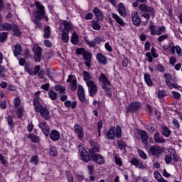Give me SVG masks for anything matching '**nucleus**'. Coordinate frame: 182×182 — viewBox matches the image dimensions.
Masks as SVG:
<instances>
[{"label":"nucleus","instance_id":"obj_50","mask_svg":"<svg viewBox=\"0 0 182 182\" xmlns=\"http://www.w3.org/2000/svg\"><path fill=\"white\" fill-rule=\"evenodd\" d=\"M93 14H95V16H97V18H99L100 16H102V15H103V13H102V11H100L97 7H95L93 9L92 11Z\"/></svg>","mask_w":182,"mask_h":182},{"label":"nucleus","instance_id":"obj_29","mask_svg":"<svg viewBox=\"0 0 182 182\" xmlns=\"http://www.w3.org/2000/svg\"><path fill=\"white\" fill-rule=\"evenodd\" d=\"M12 25H11V23H2L0 26V31H12Z\"/></svg>","mask_w":182,"mask_h":182},{"label":"nucleus","instance_id":"obj_28","mask_svg":"<svg viewBox=\"0 0 182 182\" xmlns=\"http://www.w3.org/2000/svg\"><path fill=\"white\" fill-rule=\"evenodd\" d=\"M55 90H56V92H59V95H65V93H66V87L61 85H55Z\"/></svg>","mask_w":182,"mask_h":182},{"label":"nucleus","instance_id":"obj_24","mask_svg":"<svg viewBox=\"0 0 182 182\" xmlns=\"http://www.w3.org/2000/svg\"><path fill=\"white\" fill-rule=\"evenodd\" d=\"M92 28L94 29V31H100L102 26H100V22L99 21V19H93L92 21Z\"/></svg>","mask_w":182,"mask_h":182},{"label":"nucleus","instance_id":"obj_22","mask_svg":"<svg viewBox=\"0 0 182 182\" xmlns=\"http://www.w3.org/2000/svg\"><path fill=\"white\" fill-rule=\"evenodd\" d=\"M112 16L113 19H115L117 23H119V25H120L121 26H124V25H126V23H124V21L123 20V18H120L119 15L114 13H112Z\"/></svg>","mask_w":182,"mask_h":182},{"label":"nucleus","instance_id":"obj_21","mask_svg":"<svg viewBox=\"0 0 182 182\" xmlns=\"http://www.w3.org/2000/svg\"><path fill=\"white\" fill-rule=\"evenodd\" d=\"M50 138L51 139V140H53V141H58V140L60 139V134L59 133V132L53 129L50 133Z\"/></svg>","mask_w":182,"mask_h":182},{"label":"nucleus","instance_id":"obj_19","mask_svg":"<svg viewBox=\"0 0 182 182\" xmlns=\"http://www.w3.org/2000/svg\"><path fill=\"white\" fill-rule=\"evenodd\" d=\"M91 157L97 164H100V166H102V164H105V157H103L102 155L97 154Z\"/></svg>","mask_w":182,"mask_h":182},{"label":"nucleus","instance_id":"obj_64","mask_svg":"<svg viewBox=\"0 0 182 182\" xmlns=\"http://www.w3.org/2000/svg\"><path fill=\"white\" fill-rule=\"evenodd\" d=\"M39 70H41V65H36L33 70V75L36 76V75H38L39 73Z\"/></svg>","mask_w":182,"mask_h":182},{"label":"nucleus","instance_id":"obj_1","mask_svg":"<svg viewBox=\"0 0 182 182\" xmlns=\"http://www.w3.org/2000/svg\"><path fill=\"white\" fill-rule=\"evenodd\" d=\"M36 8H34L33 11V16H31V21L36 25V28L41 29L42 28V23L39 21L42 19H46V21L48 22V16L45 15V6L41 4V2L36 1H35Z\"/></svg>","mask_w":182,"mask_h":182},{"label":"nucleus","instance_id":"obj_55","mask_svg":"<svg viewBox=\"0 0 182 182\" xmlns=\"http://www.w3.org/2000/svg\"><path fill=\"white\" fill-rule=\"evenodd\" d=\"M14 105L15 107H19V105H21V99H19V97L14 98Z\"/></svg>","mask_w":182,"mask_h":182},{"label":"nucleus","instance_id":"obj_26","mask_svg":"<svg viewBox=\"0 0 182 182\" xmlns=\"http://www.w3.org/2000/svg\"><path fill=\"white\" fill-rule=\"evenodd\" d=\"M82 76L86 85L90 82H93V80H92V75L87 71H84Z\"/></svg>","mask_w":182,"mask_h":182},{"label":"nucleus","instance_id":"obj_34","mask_svg":"<svg viewBox=\"0 0 182 182\" xmlns=\"http://www.w3.org/2000/svg\"><path fill=\"white\" fill-rule=\"evenodd\" d=\"M71 43L73 45H78L79 44V36L76 34V33H73L71 36Z\"/></svg>","mask_w":182,"mask_h":182},{"label":"nucleus","instance_id":"obj_54","mask_svg":"<svg viewBox=\"0 0 182 182\" xmlns=\"http://www.w3.org/2000/svg\"><path fill=\"white\" fill-rule=\"evenodd\" d=\"M154 177L156 180V181H159L163 176L161 173H159V171H154Z\"/></svg>","mask_w":182,"mask_h":182},{"label":"nucleus","instance_id":"obj_44","mask_svg":"<svg viewBox=\"0 0 182 182\" xmlns=\"http://www.w3.org/2000/svg\"><path fill=\"white\" fill-rule=\"evenodd\" d=\"M164 77L165 79L166 86H168V85H170L171 83V82H170L172 79V76L171 74L166 73V74H164Z\"/></svg>","mask_w":182,"mask_h":182},{"label":"nucleus","instance_id":"obj_56","mask_svg":"<svg viewBox=\"0 0 182 182\" xmlns=\"http://www.w3.org/2000/svg\"><path fill=\"white\" fill-rule=\"evenodd\" d=\"M77 55H85V53L86 52V50L85 48H77L75 50Z\"/></svg>","mask_w":182,"mask_h":182},{"label":"nucleus","instance_id":"obj_63","mask_svg":"<svg viewBox=\"0 0 182 182\" xmlns=\"http://www.w3.org/2000/svg\"><path fill=\"white\" fill-rule=\"evenodd\" d=\"M172 95L175 99H180V97H181V95L177 91L172 92Z\"/></svg>","mask_w":182,"mask_h":182},{"label":"nucleus","instance_id":"obj_38","mask_svg":"<svg viewBox=\"0 0 182 182\" xmlns=\"http://www.w3.org/2000/svg\"><path fill=\"white\" fill-rule=\"evenodd\" d=\"M12 30L14 32V35H15V36H21V35H22V32H21V30L19 29L18 26H13Z\"/></svg>","mask_w":182,"mask_h":182},{"label":"nucleus","instance_id":"obj_40","mask_svg":"<svg viewBox=\"0 0 182 182\" xmlns=\"http://www.w3.org/2000/svg\"><path fill=\"white\" fill-rule=\"evenodd\" d=\"M43 38H45L46 39H48V38H50V27L48 26L45 27Z\"/></svg>","mask_w":182,"mask_h":182},{"label":"nucleus","instance_id":"obj_7","mask_svg":"<svg viewBox=\"0 0 182 182\" xmlns=\"http://www.w3.org/2000/svg\"><path fill=\"white\" fill-rule=\"evenodd\" d=\"M68 83H70V89L73 92H75L77 89V80L75 75H70L67 80Z\"/></svg>","mask_w":182,"mask_h":182},{"label":"nucleus","instance_id":"obj_59","mask_svg":"<svg viewBox=\"0 0 182 182\" xmlns=\"http://www.w3.org/2000/svg\"><path fill=\"white\" fill-rule=\"evenodd\" d=\"M131 164H132V166H139V164H140V162L139 161V159H136V158H133L131 161Z\"/></svg>","mask_w":182,"mask_h":182},{"label":"nucleus","instance_id":"obj_45","mask_svg":"<svg viewBox=\"0 0 182 182\" xmlns=\"http://www.w3.org/2000/svg\"><path fill=\"white\" fill-rule=\"evenodd\" d=\"M16 113H17L18 117H23V116H25V109L22 107H19L17 109Z\"/></svg>","mask_w":182,"mask_h":182},{"label":"nucleus","instance_id":"obj_46","mask_svg":"<svg viewBox=\"0 0 182 182\" xmlns=\"http://www.w3.org/2000/svg\"><path fill=\"white\" fill-rule=\"evenodd\" d=\"M168 93L167 92V91L164 90H161L158 92L159 99H163V97H165V96H168Z\"/></svg>","mask_w":182,"mask_h":182},{"label":"nucleus","instance_id":"obj_31","mask_svg":"<svg viewBox=\"0 0 182 182\" xmlns=\"http://www.w3.org/2000/svg\"><path fill=\"white\" fill-rule=\"evenodd\" d=\"M65 107H71V109H76L77 103L76 101L71 102L70 100H67L64 103Z\"/></svg>","mask_w":182,"mask_h":182},{"label":"nucleus","instance_id":"obj_48","mask_svg":"<svg viewBox=\"0 0 182 182\" xmlns=\"http://www.w3.org/2000/svg\"><path fill=\"white\" fill-rule=\"evenodd\" d=\"M137 152L138 154H139V157H141V159H143V160H147V155L144 151L138 149Z\"/></svg>","mask_w":182,"mask_h":182},{"label":"nucleus","instance_id":"obj_41","mask_svg":"<svg viewBox=\"0 0 182 182\" xmlns=\"http://www.w3.org/2000/svg\"><path fill=\"white\" fill-rule=\"evenodd\" d=\"M49 154H50L53 157H55V156H58V150L56 149V147H55V146H50Z\"/></svg>","mask_w":182,"mask_h":182},{"label":"nucleus","instance_id":"obj_57","mask_svg":"<svg viewBox=\"0 0 182 182\" xmlns=\"http://www.w3.org/2000/svg\"><path fill=\"white\" fill-rule=\"evenodd\" d=\"M4 72H5V68L0 64V77L1 79L5 77V74H4Z\"/></svg>","mask_w":182,"mask_h":182},{"label":"nucleus","instance_id":"obj_62","mask_svg":"<svg viewBox=\"0 0 182 182\" xmlns=\"http://www.w3.org/2000/svg\"><path fill=\"white\" fill-rule=\"evenodd\" d=\"M117 143L119 148L124 149V147H126V142L123 141L122 140H119Z\"/></svg>","mask_w":182,"mask_h":182},{"label":"nucleus","instance_id":"obj_35","mask_svg":"<svg viewBox=\"0 0 182 182\" xmlns=\"http://www.w3.org/2000/svg\"><path fill=\"white\" fill-rule=\"evenodd\" d=\"M9 33L2 32L0 33V42L1 43H5L6 42V39H8Z\"/></svg>","mask_w":182,"mask_h":182},{"label":"nucleus","instance_id":"obj_49","mask_svg":"<svg viewBox=\"0 0 182 182\" xmlns=\"http://www.w3.org/2000/svg\"><path fill=\"white\" fill-rule=\"evenodd\" d=\"M67 180L68 182H73V175L72 174V172L70 171H67L65 172Z\"/></svg>","mask_w":182,"mask_h":182},{"label":"nucleus","instance_id":"obj_12","mask_svg":"<svg viewBox=\"0 0 182 182\" xmlns=\"http://www.w3.org/2000/svg\"><path fill=\"white\" fill-rule=\"evenodd\" d=\"M74 132L75 134H77L78 139H83L85 132H83V127H82V126L75 124L74 126Z\"/></svg>","mask_w":182,"mask_h":182},{"label":"nucleus","instance_id":"obj_3","mask_svg":"<svg viewBox=\"0 0 182 182\" xmlns=\"http://www.w3.org/2000/svg\"><path fill=\"white\" fill-rule=\"evenodd\" d=\"M139 11L142 12V16L146 19L145 23H149V20L150 18L154 19L156 14V9L151 6H146V4H139Z\"/></svg>","mask_w":182,"mask_h":182},{"label":"nucleus","instance_id":"obj_16","mask_svg":"<svg viewBox=\"0 0 182 182\" xmlns=\"http://www.w3.org/2000/svg\"><path fill=\"white\" fill-rule=\"evenodd\" d=\"M100 148L97 143H94L91 145V149H89L90 156L93 157L95 156V153H99Z\"/></svg>","mask_w":182,"mask_h":182},{"label":"nucleus","instance_id":"obj_33","mask_svg":"<svg viewBox=\"0 0 182 182\" xmlns=\"http://www.w3.org/2000/svg\"><path fill=\"white\" fill-rule=\"evenodd\" d=\"M63 25L64 26V29L63 31H66L67 32L69 33L72 29L73 25L71 22L65 21L63 22Z\"/></svg>","mask_w":182,"mask_h":182},{"label":"nucleus","instance_id":"obj_20","mask_svg":"<svg viewBox=\"0 0 182 182\" xmlns=\"http://www.w3.org/2000/svg\"><path fill=\"white\" fill-rule=\"evenodd\" d=\"M99 82L102 83V85H110V81H109V77L106 75L102 73L99 77Z\"/></svg>","mask_w":182,"mask_h":182},{"label":"nucleus","instance_id":"obj_27","mask_svg":"<svg viewBox=\"0 0 182 182\" xmlns=\"http://www.w3.org/2000/svg\"><path fill=\"white\" fill-rule=\"evenodd\" d=\"M22 53V46L19 44L14 46V55L16 58H18L19 55Z\"/></svg>","mask_w":182,"mask_h":182},{"label":"nucleus","instance_id":"obj_6","mask_svg":"<svg viewBox=\"0 0 182 182\" xmlns=\"http://www.w3.org/2000/svg\"><path fill=\"white\" fill-rule=\"evenodd\" d=\"M164 150L163 147L159 146L157 145H153L149 148V154L150 156H154V157H160L164 153Z\"/></svg>","mask_w":182,"mask_h":182},{"label":"nucleus","instance_id":"obj_30","mask_svg":"<svg viewBox=\"0 0 182 182\" xmlns=\"http://www.w3.org/2000/svg\"><path fill=\"white\" fill-rule=\"evenodd\" d=\"M144 79L147 86H153L154 83L153 81L151 80V75H150L149 74H144Z\"/></svg>","mask_w":182,"mask_h":182},{"label":"nucleus","instance_id":"obj_11","mask_svg":"<svg viewBox=\"0 0 182 182\" xmlns=\"http://www.w3.org/2000/svg\"><path fill=\"white\" fill-rule=\"evenodd\" d=\"M131 17L133 25L135 26H139L140 23H141V18L139 16V13L137 11L132 13Z\"/></svg>","mask_w":182,"mask_h":182},{"label":"nucleus","instance_id":"obj_60","mask_svg":"<svg viewBox=\"0 0 182 182\" xmlns=\"http://www.w3.org/2000/svg\"><path fill=\"white\" fill-rule=\"evenodd\" d=\"M172 123L175 127V129H179L180 127V123H178V121L176 119H173L172 120Z\"/></svg>","mask_w":182,"mask_h":182},{"label":"nucleus","instance_id":"obj_42","mask_svg":"<svg viewBox=\"0 0 182 182\" xmlns=\"http://www.w3.org/2000/svg\"><path fill=\"white\" fill-rule=\"evenodd\" d=\"M28 139H30L33 143H38L39 141V136L31 134L28 136H27Z\"/></svg>","mask_w":182,"mask_h":182},{"label":"nucleus","instance_id":"obj_5","mask_svg":"<svg viewBox=\"0 0 182 182\" xmlns=\"http://www.w3.org/2000/svg\"><path fill=\"white\" fill-rule=\"evenodd\" d=\"M149 31L150 32V35L152 36H160V35H163V33H166V28L164 26H157L153 23H150L149 25Z\"/></svg>","mask_w":182,"mask_h":182},{"label":"nucleus","instance_id":"obj_58","mask_svg":"<svg viewBox=\"0 0 182 182\" xmlns=\"http://www.w3.org/2000/svg\"><path fill=\"white\" fill-rule=\"evenodd\" d=\"M105 48L107 52H112L113 48H112V46H110V43L109 42L105 43Z\"/></svg>","mask_w":182,"mask_h":182},{"label":"nucleus","instance_id":"obj_39","mask_svg":"<svg viewBox=\"0 0 182 182\" xmlns=\"http://www.w3.org/2000/svg\"><path fill=\"white\" fill-rule=\"evenodd\" d=\"M82 56L85 60H86L87 62H92V53L89 51H85Z\"/></svg>","mask_w":182,"mask_h":182},{"label":"nucleus","instance_id":"obj_36","mask_svg":"<svg viewBox=\"0 0 182 182\" xmlns=\"http://www.w3.org/2000/svg\"><path fill=\"white\" fill-rule=\"evenodd\" d=\"M48 95V97L52 100H56V99H58V92L53 90H49Z\"/></svg>","mask_w":182,"mask_h":182},{"label":"nucleus","instance_id":"obj_2","mask_svg":"<svg viewBox=\"0 0 182 182\" xmlns=\"http://www.w3.org/2000/svg\"><path fill=\"white\" fill-rule=\"evenodd\" d=\"M33 105L36 113H40L43 119H45V120H49V119H50V112H49V109L39 103V97H34Z\"/></svg>","mask_w":182,"mask_h":182},{"label":"nucleus","instance_id":"obj_15","mask_svg":"<svg viewBox=\"0 0 182 182\" xmlns=\"http://www.w3.org/2000/svg\"><path fill=\"white\" fill-rule=\"evenodd\" d=\"M77 96L79 97L80 102H85L86 98L85 97V89H83V86L79 85L77 88Z\"/></svg>","mask_w":182,"mask_h":182},{"label":"nucleus","instance_id":"obj_13","mask_svg":"<svg viewBox=\"0 0 182 182\" xmlns=\"http://www.w3.org/2000/svg\"><path fill=\"white\" fill-rule=\"evenodd\" d=\"M96 58L102 65H107V63H109V59L102 53H97Z\"/></svg>","mask_w":182,"mask_h":182},{"label":"nucleus","instance_id":"obj_9","mask_svg":"<svg viewBox=\"0 0 182 182\" xmlns=\"http://www.w3.org/2000/svg\"><path fill=\"white\" fill-rule=\"evenodd\" d=\"M34 60L36 62H41V58H42V48L38 45H35L33 47Z\"/></svg>","mask_w":182,"mask_h":182},{"label":"nucleus","instance_id":"obj_17","mask_svg":"<svg viewBox=\"0 0 182 182\" xmlns=\"http://www.w3.org/2000/svg\"><path fill=\"white\" fill-rule=\"evenodd\" d=\"M38 127L41 129L43 133H44L45 136H49V127L46 124V122H40L38 124Z\"/></svg>","mask_w":182,"mask_h":182},{"label":"nucleus","instance_id":"obj_10","mask_svg":"<svg viewBox=\"0 0 182 182\" xmlns=\"http://www.w3.org/2000/svg\"><path fill=\"white\" fill-rule=\"evenodd\" d=\"M141 107V104L140 102H132L127 108V113H134L136 110H139Z\"/></svg>","mask_w":182,"mask_h":182},{"label":"nucleus","instance_id":"obj_37","mask_svg":"<svg viewBox=\"0 0 182 182\" xmlns=\"http://www.w3.org/2000/svg\"><path fill=\"white\" fill-rule=\"evenodd\" d=\"M108 86H110V85H102V88L105 90V94L110 97L112 96V90Z\"/></svg>","mask_w":182,"mask_h":182},{"label":"nucleus","instance_id":"obj_25","mask_svg":"<svg viewBox=\"0 0 182 182\" xmlns=\"http://www.w3.org/2000/svg\"><path fill=\"white\" fill-rule=\"evenodd\" d=\"M161 132L162 136H164V137H170V135L171 134V130H170V129L166 126H163L161 127Z\"/></svg>","mask_w":182,"mask_h":182},{"label":"nucleus","instance_id":"obj_47","mask_svg":"<svg viewBox=\"0 0 182 182\" xmlns=\"http://www.w3.org/2000/svg\"><path fill=\"white\" fill-rule=\"evenodd\" d=\"M168 39V34H164L161 35L158 38L157 41L159 43H161V42H164V41Z\"/></svg>","mask_w":182,"mask_h":182},{"label":"nucleus","instance_id":"obj_4","mask_svg":"<svg viewBox=\"0 0 182 182\" xmlns=\"http://www.w3.org/2000/svg\"><path fill=\"white\" fill-rule=\"evenodd\" d=\"M107 136L109 140H114V139H120L122 137V128L120 126L116 127H111L107 132Z\"/></svg>","mask_w":182,"mask_h":182},{"label":"nucleus","instance_id":"obj_18","mask_svg":"<svg viewBox=\"0 0 182 182\" xmlns=\"http://www.w3.org/2000/svg\"><path fill=\"white\" fill-rule=\"evenodd\" d=\"M154 139L155 143H158L159 144L166 143V139H164V137L160 136V132L157 131L154 134Z\"/></svg>","mask_w":182,"mask_h":182},{"label":"nucleus","instance_id":"obj_32","mask_svg":"<svg viewBox=\"0 0 182 182\" xmlns=\"http://www.w3.org/2000/svg\"><path fill=\"white\" fill-rule=\"evenodd\" d=\"M61 39L64 43L69 42V33L67 31H63Z\"/></svg>","mask_w":182,"mask_h":182},{"label":"nucleus","instance_id":"obj_53","mask_svg":"<svg viewBox=\"0 0 182 182\" xmlns=\"http://www.w3.org/2000/svg\"><path fill=\"white\" fill-rule=\"evenodd\" d=\"M78 151L80 153L81 156H85V154H87V152L86 150H85V148L82 146V145L78 146Z\"/></svg>","mask_w":182,"mask_h":182},{"label":"nucleus","instance_id":"obj_61","mask_svg":"<svg viewBox=\"0 0 182 182\" xmlns=\"http://www.w3.org/2000/svg\"><path fill=\"white\" fill-rule=\"evenodd\" d=\"M0 161H1L3 166L6 165V158H5V156H4V155H2L1 154H0Z\"/></svg>","mask_w":182,"mask_h":182},{"label":"nucleus","instance_id":"obj_8","mask_svg":"<svg viewBox=\"0 0 182 182\" xmlns=\"http://www.w3.org/2000/svg\"><path fill=\"white\" fill-rule=\"evenodd\" d=\"M87 86L88 87V92L90 93V96L93 97L97 93V85L95 81H90V82L87 83Z\"/></svg>","mask_w":182,"mask_h":182},{"label":"nucleus","instance_id":"obj_23","mask_svg":"<svg viewBox=\"0 0 182 182\" xmlns=\"http://www.w3.org/2000/svg\"><path fill=\"white\" fill-rule=\"evenodd\" d=\"M117 11L121 16H126V7L123 3H119L117 5Z\"/></svg>","mask_w":182,"mask_h":182},{"label":"nucleus","instance_id":"obj_43","mask_svg":"<svg viewBox=\"0 0 182 182\" xmlns=\"http://www.w3.org/2000/svg\"><path fill=\"white\" fill-rule=\"evenodd\" d=\"M85 42L88 45L90 48H95L96 46V43H95L94 41H90L87 37L84 38Z\"/></svg>","mask_w":182,"mask_h":182},{"label":"nucleus","instance_id":"obj_14","mask_svg":"<svg viewBox=\"0 0 182 182\" xmlns=\"http://www.w3.org/2000/svg\"><path fill=\"white\" fill-rule=\"evenodd\" d=\"M137 132L138 134H139L141 136L142 143L145 145H147V141L149 140V135L147 134V132L139 129Z\"/></svg>","mask_w":182,"mask_h":182},{"label":"nucleus","instance_id":"obj_51","mask_svg":"<svg viewBox=\"0 0 182 182\" xmlns=\"http://www.w3.org/2000/svg\"><path fill=\"white\" fill-rule=\"evenodd\" d=\"M31 163H32V164H33L34 166H38L39 163V159H38V156H32L31 158Z\"/></svg>","mask_w":182,"mask_h":182},{"label":"nucleus","instance_id":"obj_52","mask_svg":"<svg viewBox=\"0 0 182 182\" xmlns=\"http://www.w3.org/2000/svg\"><path fill=\"white\" fill-rule=\"evenodd\" d=\"M151 55H152V56L154 59H156L159 57V53H157V51L156 50V48H154V47H152L151 49Z\"/></svg>","mask_w":182,"mask_h":182}]
</instances>
